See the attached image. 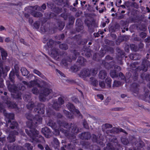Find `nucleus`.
Masks as SVG:
<instances>
[{
	"label": "nucleus",
	"mask_w": 150,
	"mask_h": 150,
	"mask_svg": "<svg viewBox=\"0 0 150 150\" xmlns=\"http://www.w3.org/2000/svg\"><path fill=\"white\" fill-rule=\"evenodd\" d=\"M26 118L30 121L27 124V126L29 127L30 130L25 129L26 133L32 138L33 140L39 143L44 144L45 141L42 136L38 134V132L33 127L36 125V124H40L41 122L42 119L39 115H36L34 117L30 114H27L25 115Z\"/></svg>",
	"instance_id": "1"
},
{
	"label": "nucleus",
	"mask_w": 150,
	"mask_h": 150,
	"mask_svg": "<svg viewBox=\"0 0 150 150\" xmlns=\"http://www.w3.org/2000/svg\"><path fill=\"white\" fill-rule=\"evenodd\" d=\"M57 123L60 126L64 127L67 129L65 130L61 128L59 129L61 132L64 133L66 135L70 134V132L74 134L79 132V129L76 125H74L72 126V125L71 123L69 124L64 121H62L60 120H58Z\"/></svg>",
	"instance_id": "2"
},
{
	"label": "nucleus",
	"mask_w": 150,
	"mask_h": 150,
	"mask_svg": "<svg viewBox=\"0 0 150 150\" xmlns=\"http://www.w3.org/2000/svg\"><path fill=\"white\" fill-rule=\"evenodd\" d=\"M138 64V62H135L130 65V69L132 70L133 71H139L142 70L144 71H147L148 68L150 66V63L147 60H143L141 68H140V67H138L137 66Z\"/></svg>",
	"instance_id": "3"
},
{
	"label": "nucleus",
	"mask_w": 150,
	"mask_h": 150,
	"mask_svg": "<svg viewBox=\"0 0 150 150\" xmlns=\"http://www.w3.org/2000/svg\"><path fill=\"white\" fill-rule=\"evenodd\" d=\"M50 95L55 96L52 89L47 88H43L40 94L39 98L40 100L44 101L46 100V97Z\"/></svg>",
	"instance_id": "4"
},
{
	"label": "nucleus",
	"mask_w": 150,
	"mask_h": 150,
	"mask_svg": "<svg viewBox=\"0 0 150 150\" xmlns=\"http://www.w3.org/2000/svg\"><path fill=\"white\" fill-rule=\"evenodd\" d=\"M14 74L13 72L11 71L9 75V78L12 82V83H10L8 86L9 91L13 93H16L17 90V87L13 84V76Z\"/></svg>",
	"instance_id": "5"
},
{
	"label": "nucleus",
	"mask_w": 150,
	"mask_h": 150,
	"mask_svg": "<svg viewBox=\"0 0 150 150\" xmlns=\"http://www.w3.org/2000/svg\"><path fill=\"white\" fill-rule=\"evenodd\" d=\"M10 69L9 67L6 66H4V67L3 66V64L1 62H0V87H2L3 86L2 83L3 79L1 78L2 72L5 75H6V73Z\"/></svg>",
	"instance_id": "6"
},
{
	"label": "nucleus",
	"mask_w": 150,
	"mask_h": 150,
	"mask_svg": "<svg viewBox=\"0 0 150 150\" xmlns=\"http://www.w3.org/2000/svg\"><path fill=\"white\" fill-rule=\"evenodd\" d=\"M74 56H73L72 59L70 57H66L62 60V64L65 66H66L68 65L69 62H71L72 61V59H75L76 56L79 55V53L76 50H74L73 52Z\"/></svg>",
	"instance_id": "7"
},
{
	"label": "nucleus",
	"mask_w": 150,
	"mask_h": 150,
	"mask_svg": "<svg viewBox=\"0 0 150 150\" xmlns=\"http://www.w3.org/2000/svg\"><path fill=\"white\" fill-rule=\"evenodd\" d=\"M64 103V100L62 97H59L57 101H55L53 105V107L55 110H58L60 108L61 105Z\"/></svg>",
	"instance_id": "8"
},
{
	"label": "nucleus",
	"mask_w": 150,
	"mask_h": 150,
	"mask_svg": "<svg viewBox=\"0 0 150 150\" xmlns=\"http://www.w3.org/2000/svg\"><path fill=\"white\" fill-rule=\"evenodd\" d=\"M0 112H3L4 115L9 120L13 119L14 117V115L13 113H8L6 110L4 109V106L0 103Z\"/></svg>",
	"instance_id": "9"
},
{
	"label": "nucleus",
	"mask_w": 150,
	"mask_h": 150,
	"mask_svg": "<svg viewBox=\"0 0 150 150\" xmlns=\"http://www.w3.org/2000/svg\"><path fill=\"white\" fill-rule=\"evenodd\" d=\"M4 101L8 107L11 108H17V105L16 103H11L10 101V98H8L6 96H5Z\"/></svg>",
	"instance_id": "10"
},
{
	"label": "nucleus",
	"mask_w": 150,
	"mask_h": 150,
	"mask_svg": "<svg viewBox=\"0 0 150 150\" xmlns=\"http://www.w3.org/2000/svg\"><path fill=\"white\" fill-rule=\"evenodd\" d=\"M38 108L34 109V111L39 114H42L45 112V105L43 104H39L37 105Z\"/></svg>",
	"instance_id": "11"
},
{
	"label": "nucleus",
	"mask_w": 150,
	"mask_h": 150,
	"mask_svg": "<svg viewBox=\"0 0 150 150\" xmlns=\"http://www.w3.org/2000/svg\"><path fill=\"white\" fill-rule=\"evenodd\" d=\"M66 106L68 109L71 112L74 113L76 112L79 116L81 115L79 111L78 110L75 109L74 106L72 104L69 103L66 105Z\"/></svg>",
	"instance_id": "12"
},
{
	"label": "nucleus",
	"mask_w": 150,
	"mask_h": 150,
	"mask_svg": "<svg viewBox=\"0 0 150 150\" xmlns=\"http://www.w3.org/2000/svg\"><path fill=\"white\" fill-rule=\"evenodd\" d=\"M18 132L15 131L10 132L7 138L8 141L10 142H14L15 140V135L18 134Z\"/></svg>",
	"instance_id": "13"
},
{
	"label": "nucleus",
	"mask_w": 150,
	"mask_h": 150,
	"mask_svg": "<svg viewBox=\"0 0 150 150\" xmlns=\"http://www.w3.org/2000/svg\"><path fill=\"white\" fill-rule=\"evenodd\" d=\"M8 125L9 126V127L11 129H13L15 128H17L18 124L15 121H12L9 120L8 122L6 125V126L8 127Z\"/></svg>",
	"instance_id": "14"
},
{
	"label": "nucleus",
	"mask_w": 150,
	"mask_h": 150,
	"mask_svg": "<svg viewBox=\"0 0 150 150\" xmlns=\"http://www.w3.org/2000/svg\"><path fill=\"white\" fill-rule=\"evenodd\" d=\"M80 75V76L82 77L83 78L89 76L91 75L90 71L87 69H84L81 72Z\"/></svg>",
	"instance_id": "15"
},
{
	"label": "nucleus",
	"mask_w": 150,
	"mask_h": 150,
	"mask_svg": "<svg viewBox=\"0 0 150 150\" xmlns=\"http://www.w3.org/2000/svg\"><path fill=\"white\" fill-rule=\"evenodd\" d=\"M133 88L132 91L134 95L136 96H137L139 93L138 85L136 83H134L132 85Z\"/></svg>",
	"instance_id": "16"
},
{
	"label": "nucleus",
	"mask_w": 150,
	"mask_h": 150,
	"mask_svg": "<svg viewBox=\"0 0 150 150\" xmlns=\"http://www.w3.org/2000/svg\"><path fill=\"white\" fill-rule=\"evenodd\" d=\"M22 82L23 84L27 85V87L29 88L33 87L37 84V82L35 80L31 81L29 83H28L25 81H23Z\"/></svg>",
	"instance_id": "17"
},
{
	"label": "nucleus",
	"mask_w": 150,
	"mask_h": 150,
	"mask_svg": "<svg viewBox=\"0 0 150 150\" xmlns=\"http://www.w3.org/2000/svg\"><path fill=\"white\" fill-rule=\"evenodd\" d=\"M79 137L82 139L88 140L91 138V135L89 132H85L80 135Z\"/></svg>",
	"instance_id": "18"
},
{
	"label": "nucleus",
	"mask_w": 150,
	"mask_h": 150,
	"mask_svg": "<svg viewBox=\"0 0 150 150\" xmlns=\"http://www.w3.org/2000/svg\"><path fill=\"white\" fill-rule=\"evenodd\" d=\"M110 133H118L120 132H122L125 134H127L126 132L124 130L120 128L115 127L113 128L112 129L109 131Z\"/></svg>",
	"instance_id": "19"
},
{
	"label": "nucleus",
	"mask_w": 150,
	"mask_h": 150,
	"mask_svg": "<svg viewBox=\"0 0 150 150\" xmlns=\"http://www.w3.org/2000/svg\"><path fill=\"white\" fill-rule=\"evenodd\" d=\"M59 54V50L56 48H54L51 50V54L52 56L55 59Z\"/></svg>",
	"instance_id": "20"
},
{
	"label": "nucleus",
	"mask_w": 150,
	"mask_h": 150,
	"mask_svg": "<svg viewBox=\"0 0 150 150\" xmlns=\"http://www.w3.org/2000/svg\"><path fill=\"white\" fill-rule=\"evenodd\" d=\"M144 96L145 97V100L150 103V94H149V91L146 88H144Z\"/></svg>",
	"instance_id": "21"
},
{
	"label": "nucleus",
	"mask_w": 150,
	"mask_h": 150,
	"mask_svg": "<svg viewBox=\"0 0 150 150\" xmlns=\"http://www.w3.org/2000/svg\"><path fill=\"white\" fill-rule=\"evenodd\" d=\"M107 76L106 71L104 70H101L99 72L98 77L100 79H103L106 77Z\"/></svg>",
	"instance_id": "22"
},
{
	"label": "nucleus",
	"mask_w": 150,
	"mask_h": 150,
	"mask_svg": "<svg viewBox=\"0 0 150 150\" xmlns=\"http://www.w3.org/2000/svg\"><path fill=\"white\" fill-rule=\"evenodd\" d=\"M38 103H35L32 102V101L30 100L28 103L27 105V108L30 110H32L34 108L36 105H37Z\"/></svg>",
	"instance_id": "23"
},
{
	"label": "nucleus",
	"mask_w": 150,
	"mask_h": 150,
	"mask_svg": "<svg viewBox=\"0 0 150 150\" xmlns=\"http://www.w3.org/2000/svg\"><path fill=\"white\" fill-rule=\"evenodd\" d=\"M41 132L46 137H48V134L50 132V130L47 127H45L42 129Z\"/></svg>",
	"instance_id": "24"
},
{
	"label": "nucleus",
	"mask_w": 150,
	"mask_h": 150,
	"mask_svg": "<svg viewBox=\"0 0 150 150\" xmlns=\"http://www.w3.org/2000/svg\"><path fill=\"white\" fill-rule=\"evenodd\" d=\"M65 26V23L62 21H59L57 23L56 28L58 29L59 30H62Z\"/></svg>",
	"instance_id": "25"
},
{
	"label": "nucleus",
	"mask_w": 150,
	"mask_h": 150,
	"mask_svg": "<svg viewBox=\"0 0 150 150\" xmlns=\"http://www.w3.org/2000/svg\"><path fill=\"white\" fill-rule=\"evenodd\" d=\"M0 52L1 53V55L2 59L3 60H5L6 59L7 54L6 51L2 48L0 47Z\"/></svg>",
	"instance_id": "26"
},
{
	"label": "nucleus",
	"mask_w": 150,
	"mask_h": 150,
	"mask_svg": "<svg viewBox=\"0 0 150 150\" xmlns=\"http://www.w3.org/2000/svg\"><path fill=\"white\" fill-rule=\"evenodd\" d=\"M31 15L35 17L40 18L42 17V14L40 12H37L34 11L31 12Z\"/></svg>",
	"instance_id": "27"
},
{
	"label": "nucleus",
	"mask_w": 150,
	"mask_h": 150,
	"mask_svg": "<svg viewBox=\"0 0 150 150\" xmlns=\"http://www.w3.org/2000/svg\"><path fill=\"white\" fill-rule=\"evenodd\" d=\"M130 58L133 60H137L139 59L140 56L137 53L134 54H131L129 56Z\"/></svg>",
	"instance_id": "28"
},
{
	"label": "nucleus",
	"mask_w": 150,
	"mask_h": 150,
	"mask_svg": "<svg viewBox=\"0 0 150 150\" xmlns=\"http://www.w3.org/2000/svg\"><path fill=\"white\" fill-rule=\"evenodd\" d=\"M117 55L119 57L118 59H119L120 60H121V58L124 55V53L123 51L121 50L119 48H117Z\"/></svg>",
	"instance_id": "29"
},
{
	"label": "nucleus",
	"mask_w": 150,
	"mask_h": 150,
	"mask_svg": "<svg viewBox=\"0 0 150 150\" xmlns=\"http://www.w3.org/2000/svg\"><path fill=\"white\" fill-rule=\"evenodd\" d=\"M90 79L91 85L96 87L98 85V81L96 79L93 77H91Z\"/></svg>",
	"instance_id": "30"
},
{
	"label": "nucleus",
	"mask_w": 150,
	"mask_h": 150,
	"mask_svg": "<svg viewBox=\"0 0 150 150\" xmlns=\"http://www.w3.org/2000/svg\"><path fill=\"white\" fill-rule=\"evenodd\" d=\"M86 60L82 57H79L78 58L77 62L82 65H83Z\"/></svg>",
	"instance_id": "31"
},
{
	"label": "nucleus",
	"mask_w": 150,
	"mask_h": 150,
	"mask_svg": "<svg viewBox=\"0 0 150 150\" xmlns=\"http://www.w3.org/2000/svg\"><path fill=\"white\" fill-rule=\"evenodd\" d=\"M93 140L94 142H96L97 143H99V145H102V146H104V144L103 142L101 141L99 142L97 136L96 135H93Z\"/></svg>",
	"instance_id": "32"
},
{
	"label": "nucleus",
	"mask_w": 150,
	"mask_h": 150,
	"mask_svg": "<svg viewBox=\"0 0 150 150\" xmlns=\"http://www.w3.org/2000/svg\"><path fill=\"white\" fill-rule=\"evenodd\" d=\"M33 72L35 74H37L43 79H45V76L43 75V74H42L40 71L37 70L35 69H34L33 70Z\"/></svg>",
	"instance_id": "33"
},
{
	"label": "nucleus",
	"mask_w": 150,
	"mask_h": 150,
	"mask_svg": "<svg viewBox=\"0 0 150 150\" xmlns=\"http://www.w3.org/2000/svg\"><path fill=\"white\" fill-rule=\"evenodd\" d=\"M21 71L22 75L24 76L27 75L29 73L27 69L24 67L21 68Z\"/></svg>",
	"instance_id": "34"
},
{
	"label": "nucleus",
	"mask_w": 150,
	"mask_h": 150,
	"mask_svg": "<svg viewBox=\"0 0 150 150\" xmlns=\"http://www.w3.org/2000/svg\"><path fill=\"white\" fill-rule=\"evenodd\" d=\"M8 150H17V146L15 144H9L8 146Z\"/></svg>",
	"instance_id": "35"
},
{
	"label": "nucleus",
	"mask_w": 150,
	"mask_h": 150,
	"mask_svg": "<svg viewBox=\"0 0 150 150\" xmlns=\"http://www.w3.org/2000/svg\"><path fill=\"white\" fill-rule=\"evenodd\" d=\"M135 145L137 147L138 149H140V148L144 146V142L142 141H139L138 142L135 144Z\"/></svg>",
	"instance_id": "36"
},
{
	"label": "nucleus",
	"mask_w": 150,
	"mask_h": 150,
	"mask_svg": "<svg viewBox=\"0 0 150 150\" xmlns=\"http://www.w3.org/2000/svg\"><path fill=\"white\" fill-rule=\"evenodd\" d=\"M115 71V70L111 71L110 72V75L112 78H116L118 76V74Z\"/></svg>",
	"instance_id": "37"
},
{
	"label": "nucleus",
	"mask_w": 150,
	"mask_h": 150,
	"mask_svg": "<svg viewBox=\"0 0 150 150\" xmlns=\"http://www.w3.org/2000/svg\"><path fill=\"white\" fill-rule=\"evenodd\" d=\"M54 45V41L52 39H50L47 43V45L49 48H52Z\"/></svg>",
	"instance_id": "38"
},
{
	"label": "nucleus",
	"mask_w": 150,
	"mask_h": 150,
	"mask_svg": "<svg viewBox=\"0 0 150 150\" xmlns=\"http://www.w3.org/2000/svg\"><path fill=\"white\" fill-rule=\"evenodd\" d=\"M64 114L67 117L69 118H73V115L72 114L66 110H64Z\"/></svg>",
	"instance_id": "39"
},
{
	"label": "nucleus",
	"mask_w": 150,
	"mask_h": 150,
	"mask_svg": "<svg viewBox=\"0 0 150 150\" xmlns=\"http://www.w3.org/2000/svg\"><path fill=\"white\" fill-rule=\"evenodd\" d=\"M111 81L112 80L110 78H107L105 80V83L107 84L109 88L111 87Z\"/></svg>",
	"instance_id": "40"
},
{
	"label": "nucleus",
	"mask_w": 150,
	"mask_h": 150,
	"mask_svg": "<svg viewBox=\"0 0 150 150\" xmlns=\"http://www.w3.org/2000/svg\"><path fill=\"white\" fill-rule=\"evenodd\" d=\"M112 127V125L109 124H105L102 126L103 130H104L105 129L108 128H111Z\"/></svg>",
	"instance_id": "41"
},
{
	"label": "nucleus",
	"mask_w": 150,
	"mask_h": 150,
	"mask_svg": "<svg viewBox=\"0 0 150 150\" xmlns=\"http://www.w3.org/2000/svg\"><path fill=\"white\" fill-rule=\"evenodd\" d=\"M59 48L62 50H66L68 48L67 45L66 44H62L59 45Z\"/></svg>",
	"instance_id": "42"
},
{
	"label": "nucleus",
	"mask_w": 150,
	"mask_h": 150,
	"mask_svg": "<svg viewBox=\"0 0 150 150\" xmlns=\"http://www.w3.org/2000/svg\"><path fill=\"white\" fill-rule=\"evenodd\" d=\"M47 7L53 10L55 7V5L52 2H49L47 3Z\"/></svg>",
	"instance_id": "43"
},
{
	"label": "nucleus",
	"mask_w": 150,
	"mask_h": 150,
	"mask_svg": "<svg viewBox=\"0 0 150 150\" xmlns=\"http://www.w3.org/2000/svg\"><path fill=\"white\" fill-rule=\"evenodd\" d=\"M121 84V83L120 81H115L114 82L112 86L113 87H117L120 86Z\"/></svg>",
	"instance_id": "44"
},
{
	"label": "nucleus",
	"mask_w": 150,
	"mask_h": 150,
	"mask_svg": "<svg viewBox=\"0 0 150 150\" xmlns=\"http://www.w3.org/2000/svg\"><path fill=\"white\" fill-rule=\"evenodd\" d=\"M144 75L143 74H142L141 75V76L143 79H145L146 81H150V75H146L144 77Z\"/></svg>",
	"instance_id": "45"
},
{
	"label": "nucleus",
	"mask_w": 150,
	"mask_h": 150,
	"mask_svg": "<svg viewBox=\"0 0 150 150\" xmlns=\"http://www.w3.org/2000/svg\"><path fill=\"white\" fill-rule=\"evenodd\" d=\"M62 10V9L61 8H60L58 7H55L52 11H53L55 13L58 14L61 12Z\"/></svg>",
	"instance_id": "46"
},
{
	"label": "nucleus",
	"mask_w": 150,
	"mask_h": 150,
	"mask_svg": "<svg viewBox=\"0 0 150 150\" xmlns=\"http://www.w3.org/2000/svg\"><path fill=\"white\" fill-rule=\"evenodd\" d=\"M40 23L39 21H35L34 24L33 26L36 29H39L40 26Z\"/></svg>",
	"instance_id": "47"
},
{
	"label": "nucleus",
	"mask_w": 150,
	"mask_h": 150,
	"mask_svg": "<svg viewBox=\"0 0 150 150\" xmlns=\"http://www.w3.org/2000/svg\"><path fill=\"white\" fill-rule=\"evenodd\" d=\"M30 96L29 95H25L23 97V99L24 100L27 102H28L30 101Z\"/></svg>",
	"instance_id": "48"
},
{
	"label": "nucleus",
	"mask_w": 150,
	"mask_h": 150,
	"mask_svg": "<svg viewBox=\"0 0 150 150\" xmlns=\"http://www.w3.org/2000/svg\"><path fill=\"white\" fill-rule=\"evenodd\" d=\"M74 18L73 16H70L69 18V25L72 24L74 23Z\"/></svg>",
	"instance_id": "49"
},
{
	"label": "nucleus",
	"mask_w": 150,
	"mask_h": 150,
	"mask_svg": "<svg viewBox=\"0 0 150 150\" xmlns=\"http://www.w3.org/2000/svg\"><path fill=\"white\" fill-rule=\"evenodd\" d=\"M32 92L33 94L37 95L39 93V91L37 88L34 87L32 90Z\"/></svg>",
	"instance_id": "50"
},
{
	"label": "nucleus",
	"mask_w": 150,
	"mask_h": 150,
	"mask_svg": "<svg viewBox=\"0 0 150 150\" xmlns=\"http://www.w3.org/2000/svg\"><path fill=\"white\" fill-rule=\"evenodd\" d=\"M25 146L26 147L28 150H32L33 147L28 143H26L25 144Z\"/></svg>",
	"instance_id": "51"
},
{
	"label": "nucleus",
	"mask_w": 150,
	"mask_h": 150,
	"mask_svg": "<svg viewBox=\"0 0 150 150\" xmlns=\"http://www.w3.org/2000/svg\"><path fill=\"white\" fill-rule=\"evenodd\" d=\"M121 141L122 143L125 145L129 143V141L128 140L125 138H122L121 139Z\"/></svg>",
	"instance_id": "52"
},
{
	"label": "nucleus",
	"mask_w": 150,
	"mask_h": 150,
	"mask_svg": "<svg viewBox=\"0 0 150 150\" xmlns=\"http://www.w3.org/2000/svg\"><path fill=\"white\" fill-rule=\"evenodd\" d=\"M130 47L131 49L133 51H136L137 50V47L134 44H131L130 45Z\"/></svg>",
	"instance_id": "53"
},
{
	"label": "nucleus",
	"mask_w": 150,
	"mask_h": 150,
	"mask_svg": "<svg viewBox=\"0 0 150 150\" xmlns=\"http://www.w3.org/2000/svg\"><path fill=\"white\" fill-rule=\"evenodd\" d=\"M99 85L102 88H105V84L104 81H99Z\"/></svg>",
	"instance_id": "54"
},
{
	"label": "nucleus",
	"mask_w": 150,
	"mask_h": 150,
	"mask_svg": "<svg viewBox=\"0 0 150 150\" xmlns=\"http://www.w3.org/2000/svg\"><path fill=\"white\" fill-rule=\"evenodd\" d=\"M90 71V73H91V74L93 75H96L97 73V71L96 70L94 69H91Z\"/></svg>",
	"instance_id": "55"
},
{
	"label": "nucleus",
	"mask_w": 150,
	"mask_h": 150,
	"mask_svg": "<svg viewBox=\"0 0 150 150\" xmlns=\"http://www.w3.org/2000/svg\"><path fill=\"white\" fill-rule=\"evenodd\" d=\"M83 124L84 127L87 129L89 128V127L88 124L86 121L84 120L83 121Z\"/></svg>",
	"instance_id": "56"
},
{
	"label": "nucleus",
	"mask_w": 150,
	"mask_h": 150,
	"mask_svg": "<svg viewBox=\"0 0 150 150\" xmlns=\"http://www.w3.org/2000/svg\"><path fill=\"white\" fill-rule=\"evenodd\" d=\"M67 148L71 150H74V146L70 144H68Z\"/></svg>",
	"instance_id": "57"
},
{
	"label": "nucleus",
	"mask_w": 150,
	"mask_h": 150,
	"mask_svg": "<svg viewBox=\"0 0 150 150\" xmlns=\"http://www.w3.org/2000/svg\"><path fill=\"white\" fill-rule=\"evenodd\" d=\"M140 36L142 38H144L146 36V34L144 32H142L140 34Z\"/></svg>",
	"instance_id": "58"
},
{
	"label": "nucleus",
	"mask_w": 150,
	"mask_h": 150,
	"mask_svg": "<svg viewBox=\"0 0 150 150\" xmlns=\"http://www.w3.org/2000/svg\"><path fill=\"white\" fill-rule=\"evenodd\" d=\"M114 69H115V71H119L121 70V68L119 66H117L115 65L114 67Z\"/></svg>",
	"instance_id": "59"
},
{
	"label": "nucleus",
	"mask_w": 150,
	"mask_h": 150,
	"mask_svg": "<svg viewBox=\"0 0 150 150\" xmlns=\"http://www.w3.org/2000/svg\"><path fill=\"white\" fill-rule=\"evenodd\" d=\"M132 6L137 9L139 7V5L135 2H133L132 4Z\"/></svg>",
	"instance_id": "60"
},
{
	"label": "nucleus",
	"mask_w": 150,
	"mask_h": 150,
	"mask_svg": "<svg viewBox=\"0 0 150 150\" xmlns=\"http://www.w3.org/2000/svg\"><path fill=\"white\" fill-rule=\"evenodd\" d=\"M122 79H124L125 78V76L123 75L122 73L120 72L119 73V75Z\"/></svg>",
	"instance_id": "61"
},
{
	"label": "nucleus",
	"mask_w": 150,
	"mask_h": 150,
	"mask_svg": "<svg viewBox=\"0 0 150 150\" xmlns=\"http://www.w3.org/2000/svg\"><path fill=\"white\" fill-rule=\"evenodd\" d=\"M53 142L54 143L57 145H58L59 144V141L56 138H54L53 139Z\"/></svg>",
	"instance_id": "62"
},
{
	"label": "nucleus",
	"mask_w": 150,
	"mask_h": 150,
	"mask_svg": "<svg viewBox=\"0 0 150 150\" xmlns=\"http://www.w3.org/2000/svg\"><path fill=\"white\" fill-rule=\"evenodd\" d=\"M33 74H30L28 76H27V78L30 80L33 77Z\"/></svg>",
	"instance_id": "63"
},
{
	"label": "nucleus",
	"mask_w": 150,
	"mask_h": 150,
	"mask_svg": "<svg viewBox=\"0 0 150 150\" xmlns=\"http://www.w3.org/2000/svg\"><path fill=\"white\" fill-rule=\"evenodd\" d=\"M97 96L100 98L101 100H103V97L102 95L99 94L97 95Z\"/></svg>",
	"instance_id": "64"
}]
</instances>
